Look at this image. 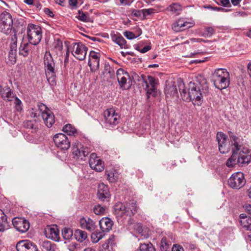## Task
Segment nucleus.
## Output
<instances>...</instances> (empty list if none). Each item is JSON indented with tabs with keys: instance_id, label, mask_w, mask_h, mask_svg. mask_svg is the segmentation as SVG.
<instances>
[{
	"instance_id": "nucleus-18",
	"label": "nucleus",
	"mask_w": 251,
	"mask_h": 251,
	"mask_svg": "<svg viewBox=\"0 0 251 251\" xmlns=\"http://www.w3.org/2000/svg\"><path fill=\"white\" fill-rule=\"evenodd\" d=\"M12 224L18 231L23 233L26 232L29 228L28 221L22 218L16 217L13 218Z\"/></svg>"
},
{
	"instance_id": "nucleus-49",
	"label": "nucleus",
	"mask_w": 251,
	"mask_h": 251,
	"mask_svg": "<svg viewBox=\"0 0 251 251\" xmlns=\"http://www.w3.org/2000/svg\"><path fill=\"white\" fill-rule=\"evenodd\" d=\"M143 11V17H145L147 15H150L154 13V9L152 8L144 9Z\"/></svg>"
},
{
	"instance_id": "nucleus-61",
	"label": "nucleus",
	"mask_w": 251,
	"mask_h": 251,
	"mask_svg": "<svg viewBox=\"0 0 251 251\" xmlns=\"http://www.w3.org/2000/svg\"><path fill=\"white\" fill-rule=\"evenodd\" d=\"M241 1V0H231L232 3L234 6L238 5L240 3Z\"/></svg>"
},
{
	"instance_id": "nucleus-54",
	"label": "nucleus",
	"mask_w": 251,
	"mask_h": 251,
	"mask_svg": "<svg viewBox=\"0 0 251 251\" xmlns=\"http://www.w3.org/2000/svg\"><path fill=\"white\" fill-rule=\"evenodd\" d=\"M243 207L245 210L251 215V204H245L244 205Z\"/></svg>"
},
{
	"instance_id": "nucleus-21",
	"label": "nucleus",
	"mask_w": 251,
	"mask_h": 251,
	"mask_svg": "<svg viewBox=\"0 0 251 251\" xmlns=\"http://www.w3.org/2000/svg\"><path fill=\"white\" fill-rule=\"evenodd\" d=\"M193 26V24L185 21L183 19H179L172 25V29L176 32H179L189 28Z\"/></svg>"
},
{
	"instance_id": "nucleus-15",
	"label": "nucleus",
	"mask_w": 251,
	"mask_h": 251,
	"mask_svg": "<svg viewBox=\"0 0 251 251\" xmlns=\"http://www.w3.org/2000/svg\"><path fill=\"white\" fill-rule=\"evenodd\" d=\"M245 183L244 174L240 172L234 173L228 179L229 186L233 189H239L244 186Z\"/></svg>"
},
{
	"instance_id": "nucleus-4",
	"label": "nucleus",
	"mask_w": 251,
	"mask_h": 251,
	"mask_svg": "<svg viewBox=\"0 0 251 251\" xmlns=\"http://www.w3.org/2000/svg\"><path fill=\"white\" fill-rule=\"evenodd\" d=\"M238 139L239 143V150H241L245 147L243 146L241 140L238 137L235 135L230 136V141L227 142L226 136L222 132H218L216 136L217 141L219 145V150L221 153H226L229 152L230 151H232L231 142L234 138Z\"/></svg>"
},
{
	"instance_id": "nucleus-56",
	"label": "nucleus",
	"mask_w": 251,
	"mask_h": 251,
	"mask_svg": "<svg viewBox=\"0 0 251 251\" xmlns=\"http://www.w3.org/2000/svg\"><path fill=\"white\" fill-rule=\"evenodd\" d=\"M151 49V47L150 46H146L143 48H142L140 51L141 53H145L150 50Z\"/></svg>"
},
{
	"instance_id": "nucleus-24",
	"label": "nucleus",
	"mask_w": 251,
	"mask_h": 251,
	"mask_svg": "<svg viewBox=\"0 0 251 251\" xmlns=\"http://www.w3.org/2000/svg\"><path fill=\"white\" fill-rule=\"evenodd\" d=\"M165 93L167 97H178L176 85L174 81H168L166 82L165 88Z\"/></svg>"
},
{
	"instance_id": "nucleus-64",
	"label": "nucleus",
	"mask_w": 251,
	"mask_h": 251,
	"mask_svg": "<svg viewBox=\"0 0 251 251\" xmlns=\"http://www.w3.org/2000/svg\"><path fill=\"white\" fill-rule=\"evenodd\" d=\"M248 195L251 199V187L248 190Z\"/></svg>"
},
{
	"instance_id": "nucleus-62",
	"label": "nucleus",
	"mask_w": 251,
	"mask_h": 251,
	"mask_svg": "<svg viewBox=\"0 0 251 251\" xmlns=\"http://www.w3.org/2000/svg\"><path fill=\"white\" fill-rule=\"evenodd\" d=\"M190 40L193 42H201L204 41L202 39L200 38H192L190 39Z\"/></svg>"
},
{
	"instance_id": "nucleus-9",
	"label": "nucleus",
	"mask_w": 251,
	"mask_h": 251,
	"mask_svg": "<svg viewBox=\"0 0 251 251\" xmlns=\"http://www.w3.org/2000/svg\"><path fill=\"white\" fill-rule=\"evenodd\" d=\"M72 55L79 60H83L87 54L88 48L81 42L73 43L69 46Z\"/></svg>"
},
{
	"instance_id": "nucleus-53",
	"label": "nucleus",
	"mask_w": 251,
	"mask_h": 251,
	"mask_svg": "<svg viewBox=\"0 0 251 251\" xmlns=\"http://www.w3.org/2000/svg\"><path fill=\"white\" fill-rule=\"evenodd\" d=\"M172 251H184V250L179 245H174L172 249Z\"/></svg>"
},
{
	"instance_id": "nucleus-17",
	"label": "nucleus",
	"mask_w": 251,
	"mask_h": 251,
	"mask_svg": "<svg viewBox=\"0 0 251 251\" xmlns=\"http://www.w3.org/2000/svg\"><path fill=\"white\" fill-rule=\"evenodd\" d=\"M89 163L91 168L97 172H100L104 169V162L94 153L91 154Z\"/></svg>"
},
{
	"instance_id": "nucleus-37",
	"label": "nucleus",
	"mask_w": 251,
	"mask_h": 251,
	"mask_svg": "<svg viewBox=\"0 0 251 251\" xmlns=\"http://www.w3.org/2000/svg\"><path fill=\"white\" fill-rule=\"evenodd\" d=\"M106 174L107 176V179L110 182H114L117 179V173L114 169H112L111 171H106Z\"/></svg>"
},
{
	"instance_id": "nucleus-31",
	"label": "nucleus",
	"mask_w": 251,
	"mask_h": 251,
	"mask_svg": "<svg viewBox=\"0 0 251 251\" xmlns=\"http://www.w3.org/2000/svg\"><path fill=\"white\" fill-rule=\"evenodd\" d=\"M74 236L75 239L80 242H83L87 238V233L80 229H77L75 231Z\"/></svg>"
},
{
	"instance_id": "nucleus-8",
	"label": "nucleus",
	"mask_w": 251,
	"mask_h": 251,
	"mask_svg": "<svg viewBox=\"0 0 251 251\" xmlns=\"http://www.w3.org/2000/svg\"><path fill=\"white\" fill-rule=\"evenodd\" d=\"M13 21L11 15L7 11L0 14V31L9 34L13 29Z\"/></svg>"
},
{
	"instance_id": "nucleus-33",
	"label": "nucleus",
	"mask_w": 251,
	"mask_h": 251,
	"mask_svg": "<svg viewBox=\"0 0 251 251\" xmlns=\"http://www.w3.org/2000/svg\"><path fill=\"white\" fill-rule=\"evenodd\" d=\"M78 14V15L76 16V18L79 20L84 22H93V20L89 17L88 13L81 12L80 10H79Z\"/></svg>"
},
{
	"instance_id": "nucleus-6",
	"label": "nucleus",
	"mask_w": 251,
	"mask_h": 251,
	"mask_svg": "<svg viewBox=\"0 0 251 251\" xmlns=\"http://www.w3.org/2000/svg\"><path fill=\"white\" fill-rule=\"evenodd\" d=\"M104 126L107 128H112L120 122V116L114 108L106 109L103 113Z\"/></svg>"
},
{
	"instance_id": "nucleus-42",
	"label": "nucleus",
	"mask_w": 251,
	"mask_h": 251,
	"mask_svg": "<svg viewBox=\"0 0 251 251\" xmlns=\"http://www.w3.org/2000/svg\"><path fill=\"white\" fill-rule=\"evenodd\" d=\"M142 34V31L140 29L139 31V34L138 35H135L132 32L129 31H126L124 32V36L129 40H132L135 38H136L139 36L141 35Z\"/></svg>"
},
{
	"instance_id": "nucleus-51",
	"label": "nucleus",
	"mask_w": 251,
	"mask_h": 251,
	"mask_svg": "<svg viewBox=\"0 0 251 251\" xmlns=\"http://www.w3.org/2000/svg\"><path fill=\"white\" fill-rule=\"evenodd\" d=\"M70 51H70V50L69 49V47L67 48V51L66 53L65 59H64V65L65 67H66L67 66V64L69 62V55H70Z\"/></svg>"
},
{
	"instance_id": "nucleus-14",
	"label": "nucleus",
	"mask_w": 251,
	"mask_h": 251,
	"mask_svg": "<svg viewBox=\"0 0 251 251\" xmlns=\"http://www.w3.org/2000/svg\"><path fill=\"white\" fill-rule=\"evenodd\" d=\"M117 78L120 88L123 90L128 89L131 86L130 77L128 73L122 69L117 71Z\"/></svg>"
},
{
	"instance_id": "nucleus-47",
	"label": "nucleus",
	"mask_w": 251,
	"mask_h": 251,
	"mask_svg": "<svg viewBox=\"0 0 251 251\" xmlns=\"http://www.w3.org/2000/svg\"><path fill=\"white\" fill-rule=\"evenodd\" d=\"M0 220H1V223H4V225L7 224V217L3 211L0 209Z\"/></svg>"
},
{
	"instance_id": "nucleus-12",
	"label": "nucleus",
	"mask_w": 251,
	"mask_h": 251,
	"mask_svg": "<svg viewBox=\"0 0 251 251\" xmlns=\"http://www.w3.org/2000/svg\"><path fill=\"white\" fill-rule=\"evenodd\" d=\"M38 106L44 123L47 127H51L55 122L54 115L44 104L40 103L38 104Z\"/></svg>"
},
{
	"instance_id": "nucleus-20",
	"label": "nucleus",
	"mask_w": 251,
	"mask_h": 251,
	"mask_svg": "<svg viewBox=\"0 0 251 251\" xmlns=\"http://www.w3.org/2000/svg\"><path fill=\"white\" fill-rule=\"evenodd\" d=\"M100 56L99 53L92 50L90 52L88 65L91 71L95 72L99 68Z\"/></svg>"
},
{
	"instance_id": "nucleus-25",
	"label": "nucleus",
	"mask_w": 251,
	"mask_h": 251,
	"mask_svg": "<svg viewBox=\"0 0 251 251\" xmlns=\"http://www.w3.org/2000/svg\"><path fill=\"white\" fill-rule=\"evenodd\" d=\"M114 212L117 217L125 218L129 214V209L127 207L121 203H118L115 205Z\"/></svg>"
},
{
	"instance_id": "nucleus-13",
	"label": "nucleus",
	"mask_w": 251,
	"mask_h": 251,
	"mask_svg": "<svg viewBox=\"0 0 251 251\" xmlns=\"http://www.w3.org/2000/svg\"><path fill=\"white\" fill-rule=\"evenodd\" d=\"M72 151L74 158L84 160L91 152V149L79 142H76L73 146Z\"/></svg>"
},
{
	"instance_id": "nucleus-58",
	"label": "nucleus",
	"mask_w": 251,
	"mask_h": 251,
	"mask_svg": "<svg viewBox=\"0 0 251 251\" xmlns=\"http://www.w3.org/2000/svg\"><path fill=\"white\" fill-rule=\"evenodd\" d=\"M5 229V226L4 225V223H1L0 222V232H4Z\"/></svg>"
},
{
	"instance_id": "nucleus-23",
	"label": "nucleus",
	"mask_w": 251,
	"mask_h": 251,
	"mask_svg": "<svg viewBox=\"0 0 251 251\" xmlns=\"http://www.w3.org/2000/svg\"><path fill=\"white\" fill-rule=\"evenodd\" d=\"M45 234L47 238L55 241H58L60 239L59 230L57 226H48L45 230Z\"/></svg>"
},
{
	"instance_id": "nucleus-41",
	"label": "nucleus",
	"mask_w": 251,
	"mask_h": 251,
	"mask_svg": "<svg viewBox=\"0 0 251 251\" xmlns=\"http://www.w3.org/2000/svg\"><path fill=\"white\" fill-rule=\"evenodd\" d=\"M93 210L95 214L101 215L105 214L106 209L105 207L101 206L100 205L98 204L93 207Z\"/></svg>"
},
{
	"instance_id": "nucleus-27",
	"label": "nucleus",
	"mask_w": 251,
	"mask_h": 251,
	"mask_svg": "<svg viewBox=\"0 0 251 251\" xmlns=\"http://www.w3.org/2000/svg\"><path fill=\"white\" fill-rule=\"evenodd\" d=\"M80 224L82 228L89 231L93 230L95 228V224L88 217H83L80 220Z\"/></svg>"
},
{
	"instance_id": "nucleus-57",
	"label": "nucleus",
	"mask_w": 251,
	"mask_h": 251,
	"mask_svg": "<svg viewBox=\"0 0 251 251\" xmlns=\"http://www.w3.org/2000/svg\"><path fill=\"white\" fill-rule=\"evenodd\" d=\"M69 4L75 7L76 6V4L77 3V0H69Z\"/></svg>"
},
{
	"instance_id": "nucleus-45",
	"label": "nucleus",
	"mask_w": 251,
	"mask_h": 251,
	"mask_svg": "<svg viewBox=\"0 0 251 251\" xmlns=\"http://www.w3.org/2000/svg\"><path fill=\"white\" fill-rule=\"evenodd\" d=\"M102 238V236L100 233H92L91 239L93 243L98 242Z\"/></svg>"
},
{
	"instance_id": "nucleus-40",
	"label": "nucleus",
	"mask_w": 251,
	"mask_h": 251,
	"mask_svg": "<svg viewBox=\"0 0 251 251\" xmlns=\"http://www.w3.org/2000/svg\"><path fill=\"white\" fill-rule=\"evenodd\" d=\"M140 251H156L153 246L151 243L141 244L140 246Z\"/></svg>"
},
{
	"instance_id": "nucleus-7",
	"label": "nucleus",
	"mask_w": 251,
	"mask_h": 251,
	"mask_svg": "<svg viewBox=\"0 0 251 251\" xmlns=\"http://www.w3.org/2000/svg\"><path fill=\"white\" fill-rule=\"evenodd\" d=\"M28 39L33 45L38 44L42 38V31L40 26L34 24H29L27 28Z\"/></svg>"
},
{
	"instance_id": "nucleus-1",
	"label": "nucleus",
	"mask_w": 251,
	"mask_h": 251,
	"mask_svg": "<svg viewBox=\"0 0 251 251\" xmlns=\"http://www.w3.org/2000/svg\"><path fill=\"white\" fill-rule=\"evenodd\" d=\"M176 83L182 99L185 101H192L194 105H201L203 97L209 92L208 85L204 78L201 81L190 82L188 84V90L181 79H178Z\"/></svg>"
},
{
	"instance_id": "nucleus-55",
	"label": "nucleus",
	"mask_w": 251,
	"mask_h": 251,
	"mask_svg": "<svg viewBox=\"0 0 251 251\" xmlns=\"http://www.w3.org/2000/svg\"><path fill=\"white\" fill-rule=\"evenodd\" d=\"M44 12L50 16V17H53L54 16V14L53 12L50 10V9L46 8L44 10Z\"/></svg>"
},
{
	"instance_id": "nucleus-60",
	"label": "nucleus",
	"mask_w": 251,
	"mask_h": 251,
	"mask_svg": "<svg viewBox=\"0 0 251 251\" xmlns=\"http://www.w3.org/2000/svg\"><path fill=\"white\" fill-rule=\"evenodd\" d=\"M220 2H221V4L224 6H227V5L228 4H229V0H220Z\"/></svg>"
},
{
	"instance_id": "nucleus-2",
	"label": "nucleus",
	"mask_w": 251,
	"mask_h": 251,
	"mask_svg": "<svg viewBox=\"0 0 251 251\" xmlns=\"http://www.w3.org/2000/svg\"><path fill=\"white\" fill-rule=\"evenodd\" d=\"M238 139L234 138L231 142L232 155L227 159L226 165L229 168L233 167L236 164L240 166L247 165L251 161V153L247 148L239 150Z\"/></svg>"
},
{
	"instance_id": "nucleus-11",
	"label": "nucleus",
	"mask_w": 251,
	"mask_h": 251,
	"mask_svg": "<svg viewBox=\"0 0 251 251\" xmlns=\"http://www.w3.org/2000/svg\"><path fill=\"white\" fill-rule=\"evenodd\" d=\"M1 97L9 101H13L16 110L20 111L22 109V101L11 91L8 87H5L0 92Z\"/></svg>"
},
{
	"instance_id": "nucleus-3",
	"label": "nucleus",
	"mask_w": 251,
	"mask_h": 251,
	"mask_svg": "<svg viewBox=\"0 0 251 251\" xmlns=\"http://www.w3.org/2000/svg\"><path fill=\"white\" fill-rule=\"evenodd\" d=\"M212 79L215 87L220 90L226 88L230 84L229 74L225 69H216L212 74Z\"/></svg>"
},
{
	"instance_id": "nucleus-22",
	"label": "nucleus",
	"mask_w": 251,
	"mask_h": 251,
	"mask_svg": "<svg viewBox=\"0 0 251 251\" xmlns=\"http://www.w3.org/2000/svg\"><path fill=\"white\" fill-rule=\"evenodd\" d=\"M97 196L98 198L102 201H109L110 195L107 186L103 183L100 184Z\"/></svg>"
},
{
	"instance_id": "nucleus-30",
	"label": "nucleus",
	"mask_w": 251,
	"mask_h": 251,
	"mask_svg": "<svg viewBox=\"0 0 251 251\" xmlns=\"http://www.w3.org/2000/svg\"><path fill=\"white\" fill-rule=\"evenodd\" d=\"M240 222L241 226L247 230L251 231V218L245 214L240 215Z\"/></svg>"
},
{
	"instance_id": "nucleus-16",
	"label": "nucleus",
	"mask_w": 251,
	"mask_h": 251,
	"mask_svg": "<svg viewBox=\"0 0 251 251\" xmlns=\"http://www.w3.org/2000/svg\"><path fill=\"white\" fill-rule=\"evenodd\" d=\"M53 141L57 148L62 151H67L70 147V142L63 133H57L53 137Z\"/></svg>"
},
{
	"instance_id": "nucleus-48",
	"label": "nucleus",
	"mask_w": 251,
	"mask_h": 251,
	"mask_svg": "<svg viewBox=\"0 0 251 251\" xmlns=\"http://www.w3.org/2000/svg\"><path fill=\"white\" fill-rule=\"evenodd\" d=\"M168 244L166 242V240L165 238H163L161 240V243H160V249L161 250H165L166 251L168 248Z\"/></svg>"
},
{
	"instance_id": "nucleus-44",
	"label": "nucleus",
	"mask_w": 251,
	"mask_h": 251,
	"mask_svg": "<svg viewBox=\"0 0 251 251\" xmlns=\"http://www.w3.org/2000/svg\"><path fill=\"white\" fill-rule=\"evenodd\" d=\"M214 33V30L212 27H207L205 28L204 32L202 33V36L205 37H210Z\"/></svg>"
},
{
	"instance_id": "nucleus-35",
	"label": "nucleus",
	"mask_w": 251,
	"mask_h": 251,
	"mask_svg": "<svg viewBox=\"0 0 251 251\" xmlns=\"http://www.w3.org/2000/svg\"><path fill=\"white\" fill-rule=\"evenodd\" d=\"M181 6L178 3H173L167 7V10L172 14L178 15L181 11Z\"/></svg>"
},
{
	"instance_id": "nucleus-28",
	"label": "nucleus",
	"mask_w": 251,
	"mask_h": 251,
	"mask_svg": "<svg viewBox=\"0 0 251 251\" xmlns=\"http://www.w3.org/2000/svg\"><path fill=\"white\" fill-rule=\"evenodd\" d=\"M110 36L112 41L120 46L121 48L125 47L126 41L119 33L112 31L110 33Z\"/></svg>"
},
{
	"instance_id": "nucleus-34",
	"label": "nucleus",
	"mask_w": 251,
	"mask_h": 251,
	"mask_svg": "<svg viewBox=\"0 0 251 251\" xmlns=\"http://www.w3.org/2000/svg\"><path fill=\"white\" fill-rule=\"evenodd\" d=\"M29 45L27 43H22L19 49V52L20 55L26 56L28 54L29 50Z\"/></svg>"
},
{
	"instance_id": "nucleus-39",
	"label": "nucleus",
	"mask_w": 251,
	"mask_h": 251,
	"mask_svg": "<svg viewBox=\"0 0 251 251\" xmlns=\"http://www.w3.org/2000/svg\"><path fill=\"white\" fill-rule=\"evenodd\" d=\"M126 206L127 207V209H129V214L128 216H131L134 214L137 211V206L136 203L135 202H131L127 203Z\"/></svg>"
},
{
	"instance_id": "nucleus-59",
	"label": "nucleus",
	"mask_w": 251,
	"mask_h": 251,
	"mask_svg": "<svg viewBox=\"0 0 251 251\" xmlns=\"http://www.w3.org/2000/svg\"><path fill=\"white\" fill-rule=\"evenodd\" d=\"M213 9L215 10L222 11L223 12H227V11H229V10H228L227 9H225V8H221V7H214Z\"/></svg>"
},
{
	"instance_id": "nucleus-32",
	"label": "nucleus",
	"mask_w": 251,
	"mask_h": 251,
	"mask_svg": "<svg viewBox=\"0 0 251 251\" xmlns=\"http://www.w3.org/2000/svg\"><path fill=\"white\" fill-rule=\"evenodd\" d=\"M42 247L44 251H56V245L49 241L43 242Z\"/></svg>"
},
{
	"instance_id": "nucleus-63",
	"label": "nucleus",
	"mask_w": 251,
	"mask_h": 251,
	"mask_svg": "<svg viewBox=\"0 0 251 251\" xmlns=\"http://www.w3.org/2000/svg\"><path fill=\"white\" fill-rule=\"evenodd\" d=\"M248 73L251 77V62H249L247 65Z\"/></svg>"
},
{
	"instance_id": "nucleus-36",
	"label": "nucleus",
	"mask_w": 251,
	"mask_h": 251,
	"mask_svg": "<svg viewBox=\"0 0 251 251\" xmlns=\"http://www.w3.org/2000/svg\"><path fill=\"white\" fill-rule=\"evenodd\" d=\"M62 130L69 135H74L76 133V129L71 124H66L65 125Z\"/></svg>"
},
{
	"instance_id": "nucleus-29",
	"label": "nucleus",
	"mask_w": 251,
	"mask_h": 251,
	"mask_svg": "<svg viewBox=\"0 0 251 251\" xmlns=\"http://www.w3.org/2000/svg\"><path fill=\"white\" fill-rule=\"evenodd\" d=\"M99 225L102 231H109L112 228L113 222L110 218L105 217L100 221Z\"/></svg>"
},
{
	"instance_id": "nucleus-38",
	"label": "nucleus",
	"mask_w": 251,
	"mask_h": 251,
	"mask_svg": "<svg viewBox=\"0 0 251 251\" xmlns=\"http://www.w3.org/2000/svg\"><path fill=\"white\" fill-rule=\"evenodd\" d=\"M62 235L65 240H70L73 235V230L68 227H64L62 230Z\"/></svg>"
},
{
	"instance_id": "nucleus-50",
	"label": "nucleus",
	"mask_w": 251,
	"mask_h": 251,
	"mask_svg": "<svg viewBox=\"0 0 251 251\" xmlns=\"http://www.w3.org/2000/svg\"><path fill=\"white\" fill-rule=\"evenodd\" d=\"M132 14L137 17H143V9L141 10H137L133 9L132 11Z\"/></svg>"
},
{
	"instance_id": "nucleus-10",
	"label": "nucleus",
	"mask_w": 251,
	"mask_h": 251,
	"mask_svg": "<svg viewBox=\"0 0 251 251\" xmlns=\"http://www.w3.org/2000/svg\"><path fill=\"white\" fill-rule=\"evenodd\" d=\"M143 82L146 84V90L148 98L151 96L155 97L157 92V86L159 84L158 79L151 75L143 78Z\"/></svg>"
},
{
	"instance_id": "nucleus-5",
	"label": "nucleus",
	"mask_w": 251,
	"mask_h": 251,
	"mask_svg": "<svg viewBox=\"0 0 251 251\" xmlns=\"http://www.w3.org/2000/svg\"><path fill=\"white\" fill-rule=\"evenodd\" d=\"M44 62L47 80L50 85H54L55 84L56 80L55 65L52 57L49 51L45 52Z\"/></svg>"
},
{
	"instance_id": "nucleus-46",
	"label": "nucleus",
	"mask_w": 251,
	"mask_h": 251,
	"mask_svg": "<svg viewBox=\"0 0 251 251\" xmlns=\"http://www.w3.org/2000/svg\"><path fill=\"white\" fill-rule=\"evenodd\" d=\"M113 72V70L108 63H105L104 64V69L103 71V74L104 75H108L110 74Z\"/></svg>"
},
{
	"instance_id": "nucleus-43",
	"label": "nucleus",
	"mask_w": 251,
	"mask_h": 251,
	"mask_svg": "<svg viewBox=\"0 0 251 251\" xmlns=\"http://www.w3.org/2000/svg\"><path fill=\"white\" fill-rule=\"evenodd\" d=\"M53 46L56 51H61L63 49L62 42L59 39L54 41Z\"/></svg>"
},
{
	"instance_id": "nucleus-52",
	"label": "nucleus",
	"mask_w": 251,
	"mask_h": 251,
	"mask_svg": "<svg viewBox=\"0 0 251 251\" xmlns=\"http://www.w3.org/2000/svg\"><path fill=\"white\" fill-rule=\"evenodd\" d=\"M9 58L10 59H11V61L14 63L16 62L15 55L14 53V50L13 49H11L9 52Z\"/></svg>"
},
{
	"instance_id": "nucleus-26",
	"label": "nucleus",
	"mask_w": 251,
	"mask_h": 251,
	"mask_svg": "<svg viewBox=\"0 0 251 251\" xmlns=\"http://www.w3.org/2000/svg\"><path fill=\"white\" fill-rule=\"evenodd\" d=\"M116 243L113 235L110 236L99 249V251H114Z\"/></svg>"
},
{
	"instance_id": "nucleus-19",
	"label": "nucleus",
	"mask_w": 251,
	"mask_h": 251,
	"mask_svg": "<svg viewBox=\"0 0 251 251\" xmlns=\"http://www.w3.org/2000/svg\"><path fill=\"white\" fill-rule=\"evenodd\" d=\"M18 251H38L35 244L29 240H22L19 241L16 245Z\"/></svg>"
}]
</instances>
